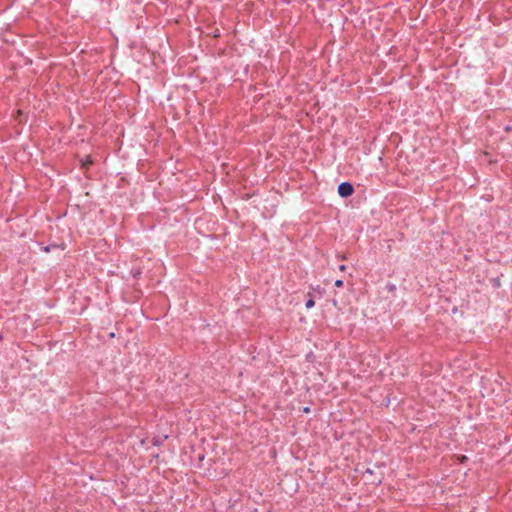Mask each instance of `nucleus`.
Listing matches in <instances>:
<instances>
[{"mask_svg":"<svg viewBox=\"0 0 512 512\" xmlns=\"http://www.w3.org/2000/svg\"><path fill=\"white\" fill-rule=\"evenodd\" d=\"M314 305H315V302L312 298L308 299L305 304L306 308H308V309L314 307Z\"/></svg>","mask_w":512,"mask_h":512,"instance_id":"2","label":"nucleus"},{"mask_svg":"<svg viewBox=\"0 0 512 512\" xmlns=\"http://www.w3.org/2000/svg\"><path fill=\"white\" fill-rule=\"evenodd\" d=\"M342 285H343V281L342 280H337L335 282V286H337V287H341Z\"/></svg>","mask_w":512,"mask_h":512,"instance_id":"3","label":"nucleus"},{"mask_svg":"<svg viewBox=\"0 0 512 512\" xmlns=\"http://www.w3.org/2000/svg\"><path fill=\"white\" fill-rule=\"evenodd\" d=\"M353 191H354L353 186L348 182H342L338 186V193L342 197H348V196L352 195Z\"/></svg>","mask_w":512,"mask_h":512,"instance_id":"1","label":"nucleus"},{"mask_svg":"<svg viewBox=\"0 0 512 512\" xmlns=\"http://www.w3.org/2000/svg\"><path fill=\"white\" fill-rule=\"evenodd\" d=\"M339 269H340L341 271H345L346 266H345V265H340Z\"/></svg>","mask_w":512,"mask_h":512,"instance_id":"4","label":"nucleus"}]
</instances>
